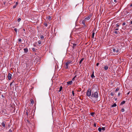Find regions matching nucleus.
<instances>
[{
  "instance_id": "nucleus-29",
  "label": "nucleus",
  "mask_w": 132,
  "mask_h": 132,
  "mask_svg": "<svg viewBox=\"0 0 132 132\" xmlns=\"http://www.w3.org/2000/svg\"><path fill=\"white\" fill-rule=\"evenodd\" d=\"M44 25L45 26L47 27V24L45 22L44 24Z\"/></svg>"
},
{
  "instance_id": "nucleus-25",
  "label": "nucleus",
  "mask_w": 132,
  "mask_h": 132,
  "mask_svg": "<svg viewBox=\"0 0 132 132\" xmlns=\"http://www.w3.org/2000/svg\"><path fill=\"white\" fill-rule=\"evenodd\" d=\"M98 130L100 132L102 130V128L100 127L99 128H98Z\"/></svg>"
},
{
  "instance_id": "nucleus-30",
  "label": "nucleus",
  "mask_w": 132,
  "mask_h": 132,
  "mask_svg": "<svg viewBox=\"0 0 132 132\" xmlns=\"http://www.w3.org/2000/svg\"><path fill=\"white\" fill-rule=\"evenodd\" d=\"M21 20V19L20 18H19L18 20V21L19 22Z\"/></svg>"
},
{
  "instance_id": "nucleus-38",
  "label": "nucleus",
  "mask_w": 132,
  "mask_h": 132,
  "mask_svg": "<svg viewBox=\"0 0 132 132\" xmlns=\"http://www.w3.org/2000/svg\"><path fill=\"white\" fill-rule=\"evenodd\" d=\"M14 30L16 32L17 31V29L16 28H15Z\"/></svg>"
},
{
  "instance_id": "nucleus-26",
  "label": "nucleus",
  "mask_w": 132,
  "mask_h": 132,
  "mask_svg": "<svg viewBox=\"0 0 132 132\" xmlns=\"http://www.w3.org/2000/svg\"><path fill=\"white\" fill-rule=\"evenodd\" d=\"M32 49L34 52H35L36 51V49L34 48H32Z\"/></svg>"
},
{
  "instance_id": "nucleus-44",
  "label": "nucleus",
  "mask_w": 132,
  "mask_h": 132,
  "mask_svg": "<svg viewBox=\"0 0 132 132\" xmlns=\"http://www.w3.org/2000/svg\"><path fill=\"white\" fill-rule=\"evenodd\" d=\"M120 95V92L118 93V96H119Z\"/></svg>"
},
{
  "instance_id": "nucleus-15",
  "label": "nucleus",
  "mask_w": 132,
  "mask_h": 132,
  "mask_svg": "<svg viewBox=\"0 0 132 132\" xmlns=\"http://www.w3.org/2000/svg\"><path fill=\"white\" fill-rule=\"evenodd\" d=\"M117 106V104L116 103H114L113 105H112L111 106L112 107H116Z\"/></svg>"
},
{
  "instance_id": "nucleus-13",
  "label": "nucleus",
  "mask_w": 132,
  "mask_h": 132,
  "mask_svg": "<svg viewBox=\"0 0 132 132\" xmlns=\"http://www.w3.org/2000/svg\"><path fill=\"white\" fill-rule=\"evenodd\" d=\"M77 45V44H73L72 48L73 49H74V47H75Z\"/></svg>"
},
{
  "instance_id": "nucleus-61",
  "label": "nucleus",
  "mask_w": 132,
  "mask_h": 132,
  "mask_svg": "<svg viewBox=\"0 0 132 132\" xmlns=\"http://www.w3.org/2000/svg\"><path fill=\"white\" fill-rule=\"evenodd\" d=\"M10 125H8V127H10Z\"/></svg>"
},
{
  "instance_id": "nucleus-45",
  "label": "nucleus",
  "mask_w": 132,
  "mask_h": 132,
  "mask_svg": "<svg viewBox=\"0 0 132 132\" xmlns=\"http://www.w3.org/2000/svg\"><path fill=\"white\" fill-rule=\"evenodd\" d=\"M26 114L28 116V113L27 112H26Z\"/></svg>"
},
{
  "instance_id": "nucleus-6",
  "label": "nucleus",
  "mask_w": 132,
  "mask_h": 132,
  "mask_svg": "<svg viewBox=\"0 0 132 132\" xmlns=\"http://www.w3.org/2000/svg\"><path fill=\"white\" fill-rule=\"evenodd\" d=\"M5 123H6V122H5L3 121V122H2V123L1 124V125H2L3 127L4 128H5L6 127L5 125Z\"/></svg>"
},
{
  "instance_id": "nucleus-2",
  "label": "nucleus",
  "mask_w": 132,
  "mask_h": 132,
  "mask_svg": "<svg viewBox=\"0 0 132 132\" xmlns=\"http://www.w3.org/2000/svg\"><path fill=\"white\" fill-rule=\"evenodd\" d=\"M91 90L90 88H88L87 90L86 95L88 96H91Z\"/></svg>"
},
{
  "instance_id": "nucleus-39",
  "label": "nucleus",
  "mask_w": 132,
  "mask_h": 132,
  "mask_svg": "<svg viewBox=\"0 0 132 132\" xmlns=\"http://www.w3.org/2000/svg\"><path fill=\"white\" fill-rule=\"evenodd\" d=\"M14 82V81H13V82H12L10 84V86H12V83Z\"/></svg>"
},
{
  "instance_id": "nucleus-46",
  "label": "nucleus",
  "mask_w": 132,
  "mask_h": 132,
  "mask_svg": "<svg viewBox=\"0 0 132 132\" xmlns=\"http://www.w3.org/2000/svg\"><path fill=\"white\" fill-rule=\"evenodd\" d=\"M18 2H16L15 5L16 6L18 4Z\"/></svg>"
},
{
  "instance_id": "nucleus-23",
  "label": "nucleus",
  "mask_w": 132,
  "mask_h": 132,
  "mask_svg": "<svg viewBox=\"0 0 132 132\" xmlns=\"http://www.w3.org/2000/svg\"><path fill=\"white\" fill-rule=\"evenodd\" d=\"M40 38L41 39H44V37L42 35H40Z\"/></svg>"
},
{
  "instance_id": "nucleus-35",
  "label": "nucleus",
  "mask_w": 132,
  "mask_h": 132,
  "mask_svg": "<svg viewBox=\"0 0 132 132\" xmlns=\"http://www.w3.org/2000/svg\"><path fill=\"white\" fill-rule=\"evenodd\" d=\"M16 5H15L13 7V9L15 8L16 7Z\"/></svg>"
},
{
  "instance_id": "nucleus-64",
  "label": "nucleus",
  "mask_w": 132,
  "mask_h": 132,
  "mask_svg": "<svg viewBox=\"0 0 132 132\" xmlns=\"http://www.w3.org/2000/svg\"><path fill=\"white\" fill-rule=\"evenodd\" d=\"M118 32H119V33H120V32H119V31H118Z\"/></svg>"
},
{
  "instance_id": "nucleus-4",
  "label": "nucleus",
  "mask_w": 132,
  "mask_h": 132,
  "mask_svg": "<svg viewBox=\"0 0 132 132\" xmlns=\"http://www.w3.org/2000/svg\"><path fill=\"white\" fill-rule=\"evenodd\" d=\"M67 85H71L72 83V80H71L69 81H68L67 82Z\"/></svg>"
},
{
  "instance_id": "nucleus-7",
  "label": "nucleus",
  "mask_w": 132,
  "mask_h": 132,
  "mask_svg": "<svg viewBox=\"0 0 132 132\" xmlns=\"http://www.w3.org/2000/svg\"><path fill=\"white\" fill-rule=\"evenodd\" d=\"M24 53H27L28 51V50L27 48H26L24 49Z\"/></svg>"
},
{
  "instance_id": "nucleus-48",
  "label": "nucleus",
  "mask_w": 132,
  "mask_h": 132,
  "mask_svg": "<svg viewBox=\"0 0 132 132\" xmlns=\"http://www.w3.org/2000/svg\"><path fill=\"white\" fill-rule=\"evenodd\" d=\"M95 127H96V124H95V123L94 125H93Z\"/></svg>"
},
{
  "instance_id": "nucleus-53",
  "label": "nucleus",
  "mask_w": 132,
  "mask_h": 132,
  "mask_svg": "<svg viewBox=\"0 0 132 132\" xmlns=\"http://www.w3.org/2000/svg\"><path fill=\"white\" fill-rule=\"evenodd\" d=\"M118 30V28H116V29H115V30Z\"/></svg>"
},
{
  "instance_id": "nucleus-18",
  "label": "nucleus",
  "mask_w": 132,
  "mask_h": 132,
  "mask_svg": "<svg viewBox=\"0 0 132 132\" xmlns=\"http://www.w3.org/2000/svg\"><path fill=\"white\" fill-rule=\"evenodd\" d=\"M94 112H92L90 113V115L92 116V117H94V115L95 114Z\"/></svg>"
},
{
  "instance_id": "nucleus-62",
  "label": "nucleus",
  "mask_w": 132,
  "mask_h": 132,
  "mask_svg": "<svg viewBox=\"0 0 132 132\" xmlns=\"http://www.w3.org/2000/svg\"><path fill=\"white\" fill-rule=\"evenodd\" d=\"M118 32H119V33H120V32H119V31H118Z\"/></svg>"
},
{
  "instance_id": "nucleus-42",
  "label": "nucleus",
  "mask_w": 132,
  "mask_h": 132,
  "mask_svg": "<svg viewBox=\"0 0 132 132\" xmlns=\"http://www.w3.org/2000/svg\"><path fill=\"white\" fill-rule=\"evenodd\" d=\"M126 24V23L125 22H124L122 23V25L123 26L125 25Z\"/></svg>"
},
{
  "instance_id": "nucleus-52",
  "label": "nucleus",
  "mask_w": 132,
  "mask_h": 132,
  "mask_svg": "<svg viewBox=\"0 0 132 132\" xmlns=\"http://www.w3.org/2000/svg\"><path fill=\"white\" fill-rule=\"evenodd\" d=\"M125 12H126V14L128 13L129 12L127 11H126Z\"/></svg>"
},
{
  "instance_id": "nucleus-22",
  "label": "nucleus",
  "mask_w": 132,
  "mask_h": 132,
  "mask_svg": "<svg viewBox=\"0 0 132 132\" xmlns=\"http://www.w3.org/2000/svg\"><path fill=\"white\" fill-rule=\"evenodd\" d=\"M47 18L49 20H51V17L50 16H48L47 17Z\"/></svg>"
},
{
  "instance_id": "nucleus-28",
  "label": "nucleus",
  "mask_w": 132,
  "mask_h": 132,
  "mask_svg": "<svg viewBox=\"0 0 132 132\" xmlns=\"http://www.w3.org/2000/svg\"><path fill=\"white\" fill-rule=\"evenodd\" d=\"M18 41L20 43H21V39H18Z\"/></svg>"
},
{
  "instance_id": "nucleus-60",
  "label": "nucleus",
  "mask_w": 132,
  "mask_h": 132,
  "mask_svg": "<svg viewBox=\"0 0 132 132\" xmlns=\"http://www.w3.org/2000/svg\"><path fill=\"white\" fill-rule=\"evenodd\" d=\"M27 120V121L28 122L29 121H28V120Z\"/></svg>"
},
{
  "instance_id": "nucleus-11",
  "label": "nucleus",
  "mask_w": 132,
  "mask_h": 132,
  "mask_svg": "<svg viewBox=\"0 0 132 132\" xmlns=\"http://www.w3.org/2000/svg\"><path fill=\"white\" fill-rule=\"evenodd\" d=\"M91 77L93 78H94L95 77V76L94 75V71H93V72L92 73L91 75Z\"/></svg>"
},
{
  "instance_id": "nucleus-1",
  "label": "nucleus",
  "mask_w": 132,
  "mask_h": 132,
  "mask_svg": "<svg viewBox=\"0 0 132 132\" xmlns=\"http://www.w3.org/2000/svg\"><path fill=\"white\" fill-rule=\"evenodd\" d=\"M99 91H96L95 92H92L91 95L92 98H93L94 99V100H92V102L94 103H95V101H97V99L98 97Z\"/></svg>"
},
{
  "instance_id": "nucleus-47",
  "label": "nucleus",
  "mask_w": 132,
  "mask_h": 132,
  "mask_svg": "<svg viewBox=\"0 0 132 132\" xmlns=\"http://www.w3.org/2000/svg\"><path fill=\"white\" fill-rule=\"evenodd\" d=\"M99 63H97V64H96V65L97 66H98L99 64Z\"/></svg>"
},
{
  "instance_id": "nucleus-21",
  "label": "nucleus",
  "mask_w": 132,
  "mask_h": 132,
  "mask_svg": "<svg viewBox=\"0 0 132 132\" xmlns=\"http://www.w3.org/2000/svg\"><path fill=\"white\" fill-rule=\"evenodd\" d=\"M77 75H76L74 78L72 79V80L73 81H75V78L76 77Z\"/></svg>"
},
{
  "instance_id": "nucleus-17",
  "label": "nucleus",
  "mask_w": 132,
  "mask_h": 132,
  "mask_svg": "<svg viewBox=\"0 0 132 132\" xmlns=\"http://www.w3.org/2000/svg\"><path fill=\"white\" fill-rule=\"evenodd\" d=\"M104 69L106 70H108V66H105L104 67Z\"/></svg>"
},
{
  "instance_id": "nucleus-37",
  "label": "nucleus",
  "mask_w": 132,
  "mask_h": 132,
  "mask_svg": "<svg viewBox=\"0 0 132 132\" xmlns=\"http://www.w3.org/2000/svg\"><path fill=\"white\" fill-rule=\"evenodd\" d=\"M125 111V110H124V109L123 108H122L121 109V111L122 112H123L124 111Z\"/></svg>"
},
{
  "instance_id": "nucleus-54",
  "label": "nucleus",
  "mask_w": 132,
  "mask_h": 132,
  "mask_svg": "<svg viewBox=\"0 0 132 132\" xmlns=\"http://www.w3.org/2000/svg\"><path fill=\"white\" fill-rule=\"evenodd\" d=\"M2 96L3 97H4V96L3 95H2Z\"/></svg>"
},
{
  "instance_id": "nucleus-27",
  "label": "nucleus",
  "mask_w": 132,
  "mask_h": 132,
  "mask_svg": "<svg viewBox=\"0 0 132 132\" xmlns=\"http://www.w3.org/2000/svg\"><path fill=\"white\" fill-rule=\"evenodd\" d=\"M116 25L117 26L116 27H117V28L119 26H120V24H119V23H118Z\"/></svg>"
},
{
  "instance_id": "nucleus-58",
  "label": "nucleus",
  "mask_w": 132,
  "mask_h": 132,
  "mask_svg": "<svg viewBox=\"0 0 132 132\" xmlns=\"http://www.w3.org/2000/svg\"><path fill=\"white\" fill-rule=\"evenodd\" d=\"M23 30H24V31H25V29H23Z\"/></svg>"
},
{
  "instance_id": "nucleus-33",
  "label": "nucleus",
  "mask_w": 132,
  "mask_h": 132,
  "mask_svg": "<svg viewBox=\"0 0 132 132\" xmlns=\"http://www.w3.org/2000/svg\"><path fill=\"white\" fill-rule=\"evenodd\" d=\"M38 43L39 44H40L41 43V41L40 40L38 41Z\"/></svg>"
},
{
  "instance_id": "nucleus-55",
  "label": "nucleus",
  "mask_w": 132,
  "mask_h": 132,
  "mask_svg": "<svg viewBox=\"0 0 132 132\" xmlns=\"http://www.w3.org/2000/svg\"><path fill=\"white\" fill-rule=\"evenodd\" d=\"M130 23L131 24H132V21H131L130 22Z\"/></svg>"
},
{
  "instance_id": "nucleus-57",
  "label": "nucleus",
  "mask_w": 132,
  "mask_h": 132,
  "mask_svg": "<svg viewBox=\"0 0 132 132\" xmlns=\"http://www.w3.org/2000/svg\"><path fill=\"white\" fill-rule=\"evenodd\" d=\"M132 6V4H131L130 5V6L131 7Z\"/></svg>"
},
{
  "instance_id": "nucleus-63",
  "label": "nucleus",
  "mask_w": 132,
  "mask_h": 132,
  "mask_svg": "<svg viewBox=\"0 0 132 132\" xmlns=\"http://www.w3.org/2000/svg\"><path fill=\"white\" fill-rule=\"evenodd\" d=\"M118 32H119V33H120V32H119V31H118Z\"/></svg>"
},
{
  "instance_id": "nucleus-12",
  "label": "nucleus",
  "mask_w": 132,
  "mask_h": 132,
  "mask_svg": "<svg viewBox=\"0 0 132 132\" xmlns=\"http://www.w3.org/2000/svg\"><path fill=\"white\" fill-rule=\"evenodd\" d=\"M125 103V101H123L122 102H121L120 105H122L123 104H124Z\"/></svg>"
},
{
  "instance_id": "nucleus-5",
  "label": "nucleus",
  "mask_w": 132,
  "mask_h": 132,
  "mask_svg": "<svg viewBox=\"0 0 132 132\" xmlns=\"http://www.w3.org/2000/svg\"><path fill=\"white\" fill-rule=\"evenodd\" d=\"M91 16L90 15L86 17L85 19V20H89Z\"/></svg>"
},
{
  "instance_id": "nucleus-36",
  "label": "nucleus",
  "mask_w": 132,
  "mask_h": 132,
  "mask_svg": "<svg viewBox=\"0 0 132 132\" xmlns=\"http://www.w3.org/2000/svg\"><path fill=\"white\" fill-rule=\"evenodd\" d=\"M116 52L117 53L119 52V49H117V50L116 51Z\"/></svg>"
},
{
  "instance_id": "nucleus-32",
  "label": "nucleus",
  "mask_w": 132,
  "mask_h": 132,
  "mask_svg": "<svg viewBox=\"0 0 132 132\" xmlns=\"http://www.w3.org/2000/svg\"><path fill=\"white\" fill-rule=\"evenodd\" d=\"M101 128H102V130H103V131L105 130V127H102Z\"/></svg>"
},
{
  "instance_id": "nucleus-19",
  "label": "nucleus",
  "mask_w": 132,
  "mask_h": 132,
  "mask_svg": "<svg viewBox=\"0 0 132 132\" xmlns=\"http://www.w3.org/2000/svg\"><path fill=\"white\" fill-rule=\"evenodd\" d=\"M72 61H71L69 60L66 62H67V63H68V64H69Z\"/></svg>"
},
{
  "instance_id": "nucleus-31",
  "label": "nucleus",
  "mask_w": 132,
  "mask_h": 132,
  "mask_svg": "<svg viewBox=\"0 0 132 132\" xmlns=\"http://www.w3.org/2000/svg\"><path fill=\"white\" fill-rule=\"evenodd\" d=\"M116 50L115 48H113V51L114 52H116Z\"/></svg>"
},
{
  "instance_id": "nucleus-50",
  "label": "nucleus",
  "mask_w": 132,
  "mask_h": 132,
  "mask_svg": "<svg viewBox=\"0 0 132 132\" xmlns=\"http://www.w3.org/2000/svg\"><path fill=\"white\" fill-rule=\"evenodd\" d=\"M33 46L34 47H36V44H34Z\"/></svg>"
},
{
  "instance_id": "nucleus-9",
  "label": "nucleus",
  "mask_w": 132,
  "mask_h": 132,
  "mask_svg": "<svg viewBox=\"0 0 132 132\" xmlns=\"http://www.w3.org/2000/svg\"><path fill=\"white\" fill-rule=\"evenodd\" d=\"M85 20H83L82 22V23L84 25V27L86 26V25L85 23Z\"/></svg>"
},
{
  "instance_id": "nucleus-51",
  "label": "nucleus",
  "mask_w": 132,
  "mask_h": 132,
  "mask_svg": "<svg viewBox=\"0 0 132 132\" xmlns=\"http://www.w3.org/2000/svg\"><path fill=\"white\" fill-rule=\"evenodd\" d=\"M130 92V91H129L127 93L128 95Z\"/></svg>"
},
{
  "instance_id": "nucleus-24",
  "label": "nucleus",
  "mask_w": 132,
  "mask_h": 132,
  "mask_svg": "<svg viewBox=\"0 0 132 132\" xmlns=\"http://www.w3.org/2000/svg\"><path fill=\"white\" fill-rule=\"evenodd\" d=\"M31 104H33L34 103V101L33 100H32L31 101Z\"/></svg>"
},
{
  "instance_id": "nucleus-16",
  "label": "nucleus",
  "mask_w": 132,
  "mask_h": 132,
  "mask_svg": "<svg viewBox=\"0 0 132 132\" xmlns=\"http://www.w3.org/2000/svg\"><path fill=\"white\" fill-rule=\"evenodd\" d=\"M62 86H61L60 87L59 90V92L61 91L62 90Z\"/></svg>"
},
{
  "instance_id": "nucleus-34",
  "label": "nucleus",
  "mask_w": 132,
  "mask_h": 132,
  "mask_svg": "<svg viewBox=\"0 0 132 132\" xmlns=\"http://www.w3.org/2000/svg\"><path fill=\"white\" fill-rule=\"evenodd\" d=\"M72 95L73 96H74V95H75V93H74V91H72Z\"/></svg>"
},
{
  "instance_id": "nucleus-41",
  "label": "nucleus",
  "mask_w": 132,
  "mask_h": 132,
  "mask_svg": "<svg viewBox=\"0 0 132 132\" xmlns=\"http://www.w3.org/2000/svg\"><path fill=\"white\" fill-rule=\"evenodd\" d=\"M114 33L116 34H118V31H114Z\"/></svg>"
},
{
  "instance_id": "nucleus-8",
  "label": "nucleus",
  "mask_w": 132,
  "mask_h": 132,
  "mask_svg": "<svg viewBox=\"0 0 132 132\" xmlns=\"http://www.w3.org/2000/svg\"><path fill=\"white\" fill-rule=\"evenodd\" d=\"M92 32V37L93 38H94V35H95V33L94 32V30H93Z\"/></svg>"
},
{
  "instance_id": "nucleus-3",
  "label": "nucleus",
  "mask_w": 132,
  "mask_h": 132,
  "mask_svg": "<svg viewBox=\"0 0 132 132\" xmlns=\"http://www.w3.org/2000/svg\"><path fill=\"white\" fill-rule=\"evenodd\" d=\"M12 75L10 73H9L8 76V78L9 80H11V78Z\"/></svg>"
},
{
  "instance_id": "nucleus-10",
  "label": "nucleus",
  "mask_w": 132,
  "mask_h": 132,
  "mask_svg": "<svg viewBox=\"0 0 132 132\" xmlns=\"http://www.w3.org/2000/svg\"><path fill=\"white\" fill-rule=\"evenodd\" d=\"M68 64H68L67 63V62H66L65 64V65H66L65 68L66 69H68L69 68V67H68Z\"/></svg>"
},
{
  "instance_id": "nucleus-20",
  "label": "nucleus",
  "mask_w": 132,
  "mask_h": 132,
  "mask_svg": "<svg viewBox=\"0 0 132 132\" xmlns=\"http://www.w3.org/2000/svg\"><path fill=\"white\" fill-rule=\"evenodd\" d=\"M119 89V88H117L116 90L115 91V92H116L117 91H118Z\"/></svg>"
},
{
  "instance_id": "nucleus-40",
  "label": "nucleus",
  "mask_w": 132,
  "mask_h": 132,
  "mask_svg": "<svg viewBox=\"0 0 132 132\" xmlns=\"http://www.w3.org/2000/svg\"><path fill=\"white\" fill-rule=\"evenodd\" d=\"M111 94V95L112 96H113L114 95V94L112 92H111V94Z\"/></svg>"
},
{
  "instance_id": "nucleus-49",
  "label": "nucleus",
  "mask_w": 132,
  "mask_h": 132,
  "mask_svg": "<svg viewBox=\"0 0 132 132\" xmlns=\"http://www.w3.org/2000/svg\"><path fill=\"white\" fill-rule=\"evenodd\" d=\"M114 1L116 3H117V1L116 0H114Z\"/></svg>"
},
{
  "instance_id": "nucleus-14",
  "label": "nucleus",
  "mask_w": 132,
  "mask_h": 132,
  "mask_svg": "<svg viewBox=\"0 0 132 132\" xmlns=\"http://www.w3.org/2000/svg\"><path fill=\"white\" fill-rule=\"evenodd\" d=\"M84 59L83 58L82 59L80 60V61L79 62L80 64L81 63V62L83 61V60H84Z\"/></svg>"
},
{
  "instance_id": "nucleus-59",
  "label": "nucleus",
  "mask_w": 132,
  "mask_h": 132,
  "mask_svg": "<svg viewBox=\"0 0 132 132\" xmlns=\"http://www.w3.org/2000/svg\"><path fill=\"white\" fill-rule=\"evenodd\" d=\"M117 100V98H115V100Z\"/></svg>"
},
{
  "instance_id": "nucleus-56",
  "label": "nucleus",
  "mask_w": 132,
  "mask_h": 132,
  "mask_svg": "<svg viewBox=\"0 0 132 132\" xmlns=\"http://www.w3.org/2000/svg\"><path fill=\"white\" fill-rule=\"evenodd\" d=\"M80 90H80V89L79 90H77V91L79 92V91H80Z\"/></svg>"
},
{
  "instance_id": "nucleus-43",
  "label": "nucleus",
  "mask_w": 132,
  "mask_h": 132,
  "mask_svg": "<svg viewBox=\"0 0 132 132\" xmlns=\"http://www.w3.org/2000/svg\"><path fill=\"white\" fill-rule=\"evenodd\" d=\"M8 132H12V130L11 129H10L9 130Z\"/></svg>"
}]
</instances>
